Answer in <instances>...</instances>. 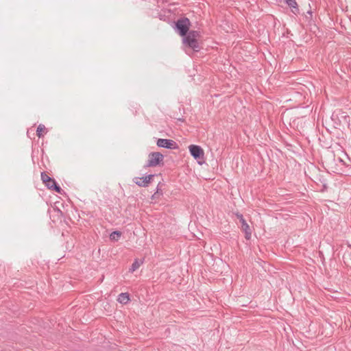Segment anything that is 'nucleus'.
I'll return each mask as SVG.
<instances>
[{
	"label": "nucleus",
	"instance_id": "f257e3e1",
	"mask_svg": "<svg viewBox=\"0 0 351 351\" xmlns=\"http://www.w3.org/2000/svg\"><path fill=\"white\" fill-rule=\"evenodd\" d=\"M190 26L191 22L189 19L186 17H182L178 19V21L175 22V25L173 27L174 28L175 31L179 34L180 36L184 38L187 34Z\"/></svg>",
	"mask_w": 351,
	"mask_h": 351
},
{
	"label": "nucleus",
	"instance_id": "39448f33",
	"mask_svg": "<svg viewBox=\"0 0 351 351\" xmlns=\"http://www.w3.org/2000/svg\"><path fill=\"white\" fill-rule=\"evenodd\" d=\"M237 218L239 220L240 223H241V230L245 233V238L247 240H250L252 237V230L249 226V225L247 223L246 221L245 220L242 214L239 213H237L236 214Z\"/></svg>",
	"mask_w": 351,
	"mask_h": 351
},
{
	"label": "nucleus",
	"instance_id": "6e6552de",
	"mask_svg": "<svg viewBox=\"0 0 351 351\" xmlns=\"http://www.w3.org/2000/svg\"><path fill=\"white\" fill-rule=\"evenodd\" d=\"M154 176L155 175L154 174H149L143 178L136 177L133 179V181L138 186L147 187L151 183Z\"/></svg>",
	"mask_w": 351,
	"mask_h": 351
},
{
	"label": "nucleus",
	"instance_id": "4468645a",
	"mask_svg": "<svg viewBox=\"0 0 351 351\" xmlns=\"http://www.w3.org/2000/svg\"><path fill=\"white\" fill-rule=\"evenodd\" d=\"M46 131V128L44 125L40 124L36 130V135L40 138L43 136V132Z\"/></svg>",
	"mask_w": 351,
	"mask_h": 351
},
{
	"label": "nucleus",
	"instance_id": "f03ea898",
	"mask_svg": "<svg viewBox=\"0 0 351 351\" xmlns=\"http://www.w3.org/2000/svg\"><path fill=\"white\" fill-rule=\"evenodd\" d=\"M40 177H41V180L45 184V186L47 187V189L54 191L57 192L58 193L62 194V192L63 191V190L56 183V180L53 178L49 177L47 174L46 172H45V171L42 172Z\"/></svg>",
	"mask_w": 351,
	"mask_h": 351
},
{
	"label": "nucleus",
	"instance_id": "dca6fc26",
	"mask_svg": "<svg viewBox=\"0 0 351 351\" xmlns=\"http://www.w3.org/2000/svg\"><path fill=\"white\" fill-rule=\"evenodd\" d=\"M176 119L178 121H181V122H184V119L183 118H180V117H178V118H176Z\"/></svg>",
	"mask_w": 351,
	"mask_h": 351
},
{
	"label": "nucleus",
	"instance_id": "7ed1b4c3",
	"mask_svg": "<svg viewBox=\"0 0 351 351\" xmlns=\"http://www.w3.org/2000/svg\"><path fill=\"white\" fill-rule=\"evenodd\" d=\"M164 156L158 152H151L148 155V160L145 167H154L163 165Z\"/></svg>",
	"mask_w": 351,
	"mask_h": 351
},
{
	"label": "nucleus",
	"instance_id": "2eb2a0df",
	"mask_svg": "<svg viewBox=\"0 0 351 351\" xmlns=\"http://www.w3.org/2000/svg\"><path fill=\"white\" fill-rule=\"evenodd\" d=\"M160 184L159 183L157 186V188H156V191L155 192V193L152 195V197L154 198L155 197H157L158 195H162V190L160 189L159 186H160Z\"/></svg>",
	"mask_w": 351,
	"mask_h": 351
},
{
	"label": "nucleus",
	"instance_id": "0eeeda50",
	"mask_svg": "<svg viewBox=\"0 0 351 351\" xmlns=\"http://www.w3.org/2000/svg\"><path fill=\"white\" fill-rule=\"evenodd\" d=\"M182 43L186 47L193 49L195 52H198L201 49V47L196 38L184 37L182 38Z\"/></svg>",
	"mask_w": 351,
	"mask_h": 351
},
{
	"label": "nucleus",
	"instance_id": "20e7f679",
	"mask_svg": "<svg viewBox=\"0 0 351 351\" xmlns=\"http://www.w3.org/2000/svg\"><path fill=\"white\" fill-rule=\"evenodd\" d=\"M189 152L191 153V155L195 159L198 160L199 164H202V162L200 160H204V150L202 148L196 145H191L189 147Z\"/></svg>",
	"mask_w": 351,
	"mask_h": 351
},
{
	"label": "nucleus",
	"instance_id": "1a4fd4ad",
	"mask_svg": "<svg viewBox=\"0 0 351 351\" xmlns=\"http://www.w3.org/2000/svg\"><path fill=\"white\" fill-rule=\"evenodd\" d=\"M285 3L291 8L293 13L295 14H299V8L295 0H288Z\"/></svg>",
	"mask_w": 351,
	"mask_h": 351
},
{
	"label": "nucleus",
	"instance_id": "423d86ee",
	"mask_svg": "<svg viewBox=\"0 0 351 351\" xmlns=\"http://www.w3.org/2000/svg\"><path fill=\"white\" fill-rule=\"evenodd\" d=\"M156 145L159 147L170 149H176L178 148L177 143L171 139L158 138L156 142Z\"/></svg>",
	"mask_w": 351,
	"mask_h": 351
},
{
	"label": "nucleus",
	"instance_id": "ddd939ff",
	"mask_svg": "<svg viewBox=\"0 0 351 351\" xmlns=\"http://www.w3.org/2000/svg\"><path fill=\"white\" fill-rule=\"evenodd\" d=\"M141 263H140L138 259H136L129 269V271L133 273L140 267Z\"/></svg>",
	"mask_w": 351,
	"mask_h": 351
},
{
	"label": "nucleus",
	"instance_id": "9d476101",
	"mask_svg": "<svg viewBox=\"0 0 351 351\" xmlns=\"http://www.w3.org/2000/svg\"><path fill=\"white\" fill-rule=\"evenodd\" d=\"M118 302L123 304H126L130 300V295L128 293H121L119 295Z\"/></svg>",
	"mask_w": 351,
	"mask_h": 351
},
{
	"label": "nucleus",
	"instance_id": "f8f14e48",
	"mask_svg": "<svg viewBox=\"0 0 351 351\" xmlns=\"http://www.w3.org/2000/svg\"><path fill=\"white\" fill-rule=\"evenodd\" d=\"M121 236L120 231H114L110 234V239L113 241H117L119 239Z\"/></svg>",
	"mask_w": 351,
	"mask_h": 351
},
{
	"label": "nucleus",
	"instance_id": "9b49d317",
	"mask_svg": "<svg viewBox=\"0 0 351 351\" xmlns=\"http://www.w3.org/2000/svg\"><path fill=\"white\" fill-rule=\"evenodd\" d=\"M200 36V32L196 30H191L188 32L185 37H189L191 38H197Z\"/></svg>",
	"mask_w": 351,
	"mask_h": 351
}]
</instances>
